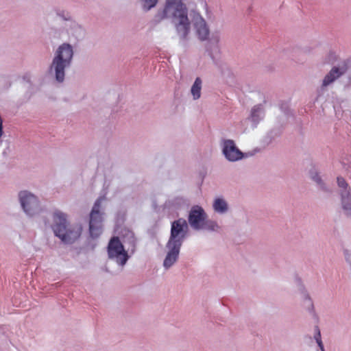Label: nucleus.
Returning a JSON list of instances; mask_svg holds the SVG:
<instances>
[{
	"label": "nucleus",
	"instance_id": "39448f33",
	"mask_svg": "<svg viewBox=\"0 0 351 351\" xmlns=\"http://www.w3.org/2000/svg\"><path fill=\"white\" fill-rule=\"evenodd\" d=\"M108 253L110 258H115L117 263L122 266L129 258L127 252L118 237L110 239L108 246Z\"/></svg>",
	"mask_w": 351,
	"mask_h": 351
},
{
	"label": "nucleus",
	"instance_id": "f03ea898",
	"mask_svg": "<svg viewBox=\"0 0 351 351\" xmlns=\"http://www.w3.org/2000/svg\"><path fill=\"white\" fill-rule=\"evenodd\" d=\"M187 231L188 224L185 219L180 218L172 223L171 235L167 243L169 251L163 263L165 267H170L177 261Z\"/></svg>",
	"mask_w": 351,
	"mask_h": 351
},
{
	"label": "nucleus",
	"instance_id": "20e7f679",
	"mask_svg": "<svg viewBox=\"0 0 351 351\" xmlns=\"http://www.w3.org/2000/svg\"><path fill=\"white\" fill-rule=\"evenodd\" d=\"M73 57V49L70 45L63 44L58 48L51 67H54L56 78L59 82L64 79V69L70 64Z\"/></svg>",
	"mask_w": 351,
	"mask_h": 351
},
{
	"label": "nucleus",
	"instance_id": "0eeeda50",
	"mask_svg": "<svg viewBox=\"0 0 351 351\" xmlns=\"http://www.w3.org/2000/svg\"><path fill=\"white\" fill-rule=\"evenodd\" d=\"M19 198L24 211L29 215L36 214L39 210L38 201L36 196L27 191H21Z\"/></svg>",
	"mask_w": 351,
	"mask_h": 351
},
{
	"label": "nucleus",
	"instance_id": "7ed1b4c3",
	"mask_svg": "<svg viewBox=\"0 0 351 351\" xmlns=\"http://www.w3.org/2000/svg\"><path fill=\"white\" fill-rule=\"evenodd\" d=\"M53 230L55 235L64 243H71L80 237L82 232L81 227H69L66 216L62 213L56 212L53 215Z\"/></svg>",
	"mask_w": 351,
	"mask_h": 351
},
{
	"label": "nucleus",
	"instance_id": "9b49d317",
	"mask_svg": "<svg viewBox=\"0 0 351 351\" xmlns=\"http://www.w3.org/2000/svg\"><path fill=\"white\" fill-rule=\"evenodd\" d=\"M337 183L339 187L345 189L341 192L342 206L347 215H351V196L348 191H346L348 184L343 178H337Z\"/></svg>",
	"mask_w": 351,
	"mask_h": 351
},
{
	"label": "nucleus",
	"instance_id": "423d86ee",
	"mask_svg": "<svg viewBox=\"0 0 351 351\" xmlns=\"http://www.w3.org/2000/svg\"><path fill=\"white\" fill-rule=\"evenodd\" d=\"M101 199H98L90 215L89 231L92 237H97L101 233L102 217L99 212Z\"/></svg>",
	"mask_w": 351,
	"mask_h": 351
},
{
	"label": "nucleus",
	"instance_id": "f3484780",
	"mask_svg": "<svg viewBox=\"0 0 351 351\" xmlns=\"http://www.w3.org/2000/svg\"><path fill=\"white\" fill-rule=\"evenodd\" d=\"M204 228L203 229H208L210 230H215L216 228L218 227L217 224L213 221H207L206 220L205 223H204Z\"/></svg>",
	"mask_w": 351,
	"mask_h": 351
},
{
	"label": "nucleus",
	"instance_id": "9d476101",
	"mask_svg": "<svg viewBox=\"0 0 351 351\" xmlns=\"http://www.w3.org/2000/svg\"><path fill=\"white\" fill-rule=\"evenodd\" d=\"M223 153L226 158L230 161H236L243 157V153L236 147L232 140L224 141Z\"/></svg>",
	"mask_w": 351,
	"mask_h": 351
},
{
	"label": "nucleus",
	"instance_id": "a211bd4d",
	"mask_svg": "<svg viewBox=\"0 0 351 351\" xmlns=\"http://www.w3.org/2000/svg\"><path fill=\"white\" fill-rule=\"evenodd\" d=\"M312 179L317 183L321 182V178H319L317 173H315L314 176H312Z\"/></svg>",
	"mask_w": 351,
	"mask_h": 351
},
{
	"label": "nucleus",
	"instance_id": "dca6fc26",
	"mask_svg": "<svg viewBox=\"0 0 351 351\" xmlns=\"http://www.w3.org/2000/svg\"><path fill=\"white\" fill-rule=\"evenodd\" d=\"M316 335L315 336V339L316 340L317 343L318 344L319 347L320 348L322 351H324V345L321 339V333L319 331V329L317 326L315 328Z\"/></svg>",
	"mask_w": 351,
	"mask_h": 351
},
{
	"label": "nucleus",
	"instance_id": "6e6552de",
	"mask_svg": "<svg viewBox=\"0 0 351 351\" xmlns=\"http://www.w3.org/2000/svg\"><path fill=\"white\" fill-rule=\"evenodd\" d=\"M193 23L195 34L197 38L200 41L208 40L210 29L205 19L199 13H195L193 18Z\"/></svg>",
	"mask_w": 351,
	"mask_h": 351
},
{
	"label": "nucleus",
	"instance_id": "ddd939ff",
	"mask_svg": "<svg viewBox=\"0 0 351 351\" xmlns=\"http://www.w3.org/2000/svg\"><path fill=\"white\" fill-rule=\"evenodd\" d=\"M228 206L227 202L220 197H217L213 202V209L219 213H224L228 210Z\"/></svg>",
	"mask_w": 351,
	"mask_h": 351
},
{
	"label": "nucleus",
	"instance_id": "2eb2a0df",
	"mask_svg": "<svg viewBox=\"0 0 351 351\" xmlns=\"http://www.w3.org/2000/svg\"><path fill=\"white\" fill-rule=\"evenodd\" d=\"M141 1L143 8L145 10H149L156 5L158 0H141Z\"/></svg>",
	"mask_w": 351,
	"mask_h": 351
},
{
	"label": "nucleus",
	"instance_id": "1a4fd4ad",
	"mask_svg": "<svg viewBox=\"0 0 351 351\" xmlns=\"http://www.w3.org/2000/svg\"><path fill=\"white\" fill-rule=\"evenodd\" d=\"M206 219V214L202 207L195 206L191 208L189 215V222L193 228L203 229Z\"/></svg>",
	"mask_w": 351,
	"mask_h": 351
},
{
	"label": "nucleus",
	"instance_id": "f257e3e1",
	"mask_svg": "<svg viewBox=\"0 0 351 351\" xmlns=\"http://www.w3.org/2000/svg\"><path fill=\"white\" fill-rule=\"evenodd\" d=\"M164 19H169L173 25L178 36L185 40L191 32V22L188 17V10L181 0H167L161 12L156 16V21Z\"/></svg>",
	"mask_w": 351,
	"mask_h": 351
},
{
	"label": "nucleus",
	"instance_id": "4468645a",
	"mask_svg": "<svg viewBox=\"0 0 351 351\" xmlns=\"http://www.w3.org/2000/svg\"><path fill=\"white\" fill-rule=\"evenodd\" d=\"M201 89L202 80L199 77H197L191 90V94L193 95L194 99H197L200 97Z\"/></svg>",
	"mask_w": 351,
	"mask_h": 351
},
{
	"label": "nucleus",
	"instance_id": "f8f14e48",
	"mask_svg": "<svg viewBox=\"0 0 351 351\" xmlns=\"http://www.w3.org/2000/svg\"><path fill=\"white\" fill-rule=\"evenodd\" d=\"M346 71V69L341 71L337 67L332 68L330 71L325 76L323 82L322 87H326L339 78Z\"/></svg>",
	"mask_w": 351,
	"mask_h": 351
}]
</instances>
